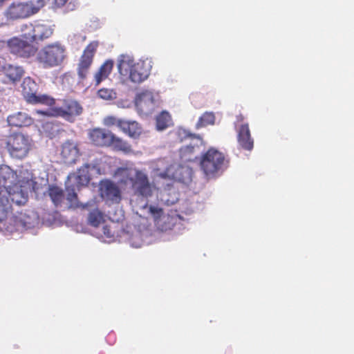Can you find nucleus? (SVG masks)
<instances>
[{
  "instance_id": "nucleus-17",
  "label": "nucleus",
  "mask_w": 354,
  "mask_h": 354,
  "mask_svg": "<svg viewBox=\"0 0 354 354\" xmlns=\"http://www.w3.org/2000/svg\"><path fill=\"white\" fill-rule=\"evenodd\" d=\"M236 131L239 145L244 150L252 151L254 147V139L251 136L248 123L241 124Z\"/></svg>"
},
{
  "instance_id": "nucleus-28",
  "label": "nucleus",
  "mask_w": 354,
  "mask_h": 354,
  "mask_svg": "<svg viewBox=\"0 0 354 354\" xmlns=\"http://www.w3.org/2000/svg\"><path fill=\"white\" fill-rule=\"evenodd\" d=\"M171 121V116L167 111L161 112L156 117V128L158 130H164L167 129Z\"/></svg>"
},
{
  "instance_id": "nucleus-16",
  "label": "nucleus",
  "mask_w": 354,
  "mask_h": 354,
  "mask_svg": "<svg viewBox=\"0 0 354 354\" xmlns=\"http://www.w3.org/2000/svg\"><path fill=\"white\" fill-rule=\"evenodd\" d=\"M100 194L106 201L119 203L121 201V193L118 186L113 182L106 180L100 183Z\"/></svg>"
},
{
  "instance_id": "nucleus-12",
  "label": "nucleus",
  "mask_w": 354,
  "mask_h": 354,
  "mask_svg": "<svg viewBox=\"0 0 354 354\" xmlns=\"http://www.w3.org/2000/svg\"><path fill=\"white\" fill-rule=\"evenodd\" d=\"M36 11L31 3L25 1H15L10 5L6 11L8 18L17 19L26 18L35 13Z\"/></svg>"
},
{
  "instance_id": "nucleus-20",
  "label": "nucleus",
  "mask_w": 354,
  "mask_h": 354,
  "mask_svg": "<svg viewBox=\"0 0 354 354\" xmlns=\"http://www.w3.org/2000/svg\"><path fill=\"white\" fill-rule=\"evenodd\" d=\"M120 126V130L130 138H138L142 133V127L136 121L124 120Z\"/></svg>"
},
{
  "instance_id": "nucleus-4",
  "label": "nucleus",
  "mask_w": 354,
  "mask_h": 354,
  "mask_svg": "<svg viewBox=\"0 0 354 354\" xmlns=\"http://www.w3.org/2000/svg\"><path fill=\"white\" fill-rule=\"evenodd\" d=\"M17 175L16 171L9 166L0 165V222L4 220L7 215L8 198L6 192H10L17 185Z\"/></svg>"
},
{
  "instance_id": "nucleus-35",
  "label": "nucleus",
  "mask_w": 354,
  "mask_h": 354,
  "mask_svg": "<svg viewBox=\"0 0 354 354\" xmlns=\"http://www.w3.org/2000/svg\"><path fill=\"white\" fill-rule=\"evenodd\" d=\"M102 232H103V234L106 237V238H111V237H113L114 236V233L112 232V230H111L110 227L107 225H105L103 226L102 227Z\"/></svg>"
},
{
  "instance_id": "nucleus-15",
  "label": "nucleus",
  "mask_w": 354,
  "mask_h": 354,
  "mask_svg": "<svg viewBox=\"0 0 354 354\" xmlns=\"http://www.w3.org/2000/svg\"><path fill=\"white\" fill-rule=\"evenodd\" d=\"M80 154L77 143L73 140H66L61 147L60 158L66 165L75 163Z\"/></svg>"
},
{
  "instance_id": "nucleus-26",
  "label": "nucleus",
  "mask_w": 354,
  "mask_h": 354,
  "mask_svg": "<svg viewBox=\"0 0 354 354\" xmlns=\"http://www.w3.org/2000/svg\"><path fill=\"white\" fill-rule=\"evenodd\" d=\"M215 115L213 112H205L198 119L196 127L197 129L212 125L215 122Z\"/></svg>"
},
{
  "instance_id": "nucleus-18",
  "label": "nucleus",
  "mask_w": 354,
  "mask_h": 354,
  "mask_svg": "<svg viewBox=\"0 0 354 354\" xmlns=\"http://www.w3.org/2000/svg\"><path fill=\"white\" fill-rule=\"evenodd\" d=\"M34 120L25 112L19 111L7 117V122L12 127H24L30 126Z\"/></svg>"
},
{
  "instance_id": "nucleus-11",
  "label": "nucleus",
  "mask_w": 354,
  "mask_h": 354,
  "mask_svg": "<svg viewBox=\"0 0 354 354\" xmlns=\"http://www.w3.org/2000/svg\"><path fill=\"white\" fill-rule=\"evenodd\" d=\"M32 41L19 37H12L8 41V47L11 53L19 57L28 58L37 52V48L32 44Z\"/></svg>"
},
{
  "instance_id": "nucleus-1",
  "label": "nucleus",
  "mask_w": 354,
  "mask_h": 354,
  "mask_svg": "<svg viewBox=\"0 0 354 354\" xmlns=\"http://www.w3.org/2000/svg\"><path fill=\"white\" fill-rule=\"evenodd\" d=\"M115 176L122 187H129L135 196L147 198L153 194V186L147 174L142 170L120 167L115 171Z\"/></svg>"
},
{
  "instance_id": "nucleus-37",
  "label": "nucleus",
  "mask_w": 354,
  "mask_h": 354,
  "mask_svg": "<svg viewBox=\"0 0 354 354\" xmlns=\"http://www.w3.org/2000/svg\"><path fill=\"white\" fill-rule=\"evenodd\" d=\"M7 64H6L5 59L0 57V72H3Z\"/></svg>"
},
{
  "instance_id": "nucleus-24",
  "label": "nucleus",
  "mask_w": 354,
  "mask_h": 354,
  "mask_svg": "<svg viewBox=\"0 0 354 354\" xmlns=\"http://www.w3.org/2000/svg\"><path fill=\"white\" fill-rule=\"evenodd\" d=\"M48 194L55 207L60 206L65 198L63 189L56 185H50L48 187Z\"/></svg>"
},
{
  "instance_id": "nucleus-19",
  "label": "nucleus",
  "mask_w": 354,
  "mask_h": 354,
  "mask_svg": "<svg viewBox=\"0 0 354 354\" xmlns=\"http://www.w3.org/2000/svg\"><path fill=\"white\" fill-rule=\"evenodd\" d=\"M3 73L9 83L17 84L24 75L25 71L22 66L8 64Z\"/></svg>"
},
{
  "instance_id": "nucleus-3",
  "label": "nucleus",
  "mask_w": 354,
  "mask_h": 354,
  "mask_svg": "<svg viewBox=\"0 0 354 354\" xmlns=\"http://www.w3.org/2000/svg\"><path fill=\"white\" fill-rule=\"evenodd\" d=\"M230 160L227 156L214 147H210L200 158L199 167L207 179L221 176L228 167Z\"/></svg>"
},
{
  "instance_id": "nucleus-8",
  "label": "nucleus",
  "mask_w": 354,
  "mask_h": 354,
  "mask_svg": "<svg viewBox=\"0 0 354 354\" xmlns=\"http://www.w3.org/2000/svg\"><path fill=\"white\" fill-rule=\"evenodd\" d=\"M22 35L24 39L30 41H43L50 38L53 35V29L50 26L44 24H25L22 27Z\"/></svg>"
},
{
  "instance_id": "nucleus-32",
  "label": "nucleus",
  "mask_w": 354,
  "mask_h": 354,
  "mask_svg": "<svg viewBox=\"0 0 354 354\" xmlns=\"http://www.w3.org/2000/svg\"><path fill=\"white\" fill-rule=\"evenodd\" d=\"M55 5L59 8L66 6L67 10H73L76 6L74 2L69 0H55Z\"/></svg>"
},
{
  "instance_id": "nucleus-6",
  "label": "nucleus",
  "mask_w": 354,
  "mask_h": 354,
  "mask_svg": "<svg viewBox=\"0 0 354 354\" xmlns=\"http://www.w3.org/2000/svg\"><path fill=\"white\" fill-rule=\"evenodd\" d=\"M66 47L59 41L46 44L38 52L37 59L44 68H53L62 64L66 58Z\"/></svg>"
},
{
  "instance_id": "nucleus-10",
  "label": "nucleus",
  "mask_w": 354,
  "mask_h": 354,
  "mask_svg": "<svg viewBox=\"0 0 354 354\" xmlns=\"http://www.w3.org/2000/svg\"><path fill=\"white\" fill-rule=\"evenodd\" d=\"M97 46V41H91L86 46L80 58L77 71L80 79L82 80L86 79L88 74Z\"/></svg>"
},
{
  "instance_id": "nucleus-13",
  "label": "nucleus",
  "mask_w": 354,
  "mask_h": 354,
  "mask_svg": "<svg viewBox=\"0 0 354 354\" xmlns=\"http://www.w3.org/2000/svg\"><path fill=\"white\" fill-rule=\"evenodd\" d=\"M90 142L99 147H109L114 133L110 130L103 128L91 129L88 134Z\"/></svg>"
},
{
  "instance_id": "nucleus-31",
  "label": "nucleus",
  "mask_w": 354,
  "mask_h": 354,
  "mask_svg": "<svg viewBox=\"0 0 354 354\" xmlns=\"http://www.w3.org/2000/svg\"><path fill=\"white\" fill-rule=\"evenodd\" d=\"M124 120L117 118L113 115H109L104 118V124L106 126H117L120 129H121L120 122H123Z\"/></svg>"
},
{
  "instance_id": "nucleus-38",
  "label": "nucleus",
  "mask_w": 354,
  "mask_h": 354,
  "mask_svg": "<svg viewBox=\"0 0 354 354\" xmlns=\"http://www.w3.org/2000/svg\"><path fill=\"white\" fill-rule=\"evenodd\" d=\"M236 120L239 122H242L244 120V117L242 114H239L236 116Z\"/></svg>"
},
{
  "instance_id": "nucleus-36",
  "label": "nucleus",
  "mask_w": 354,
  "mask_h": 354,
  "mask_svg": "<svg viewBox=\"0 0 354 354\" xmlns=\"http://www.w3.org/2000/svg\"><path fill=\"white\" fill-rule=\"evenodd\" d=\"M150 212L155 216H159L160 218L163 215V211L161 208L155 207L151 206L149 207Z\"/></svg>"
},
{
  "instance_id": "nucleus-30",
  "label": "nucleus",
  "mask_w": 354,
  "mask_h": 354,
  "mask_svg": "<svg viewBox=\"0 0 354 354\" xmlns=\"http://www.w3.org/2000/svg\"><path fill=\"white\" fill-rule=\"evenodd\" d=\"M88 223L93 227H97L102 220V214L97 210H94L88 214Z\"/></svg>"
},
{
  "instance_id": "nucleus-22",
  "label": "nucleus",
  "mask_w": 354,
  "mask_h": 354,
  "mask_svg": "<svg viewBox=\"0 0 354 354\" xmlns=\"http://www.w3.org/2000/svg\"><path fill=\"white\" fill-rule=\"evenodd\" d=\"M109 147L115 151H120L126 155L133 153L131 145L127 140L117 136L115 134H114V138L112 139Z\"/></svg>"
},
{
  "instance_id": "nucleus-21",
  "label": "nucleus",
  "mask_w": 354,
  "mask_h": 354,
  "mask_svg": "<svg viewBox=\"0 0 354 354\" xmlns=\"http://www.w3.org/2000/svg\"><path fill=\"white\" fill-rule=\"evenodd\" d=\"M113 68V61L109 59L104 62L94 75L95 86H98L102 81L108 78Z\"/></svg>"
},
{
  "instance_id": "nucleus-33",
  "label": "nucleus",
  "mask_w": 354,
  "mask_h": 354,
  "mask_svg": "<svg viewBox=\"0 0 354 354\" xmlns=\"http://www.w3.org/2000/svg\"><path fill=\"white\" fill-rule=\"evenodd\" d=\"M97 95L99 97L108 100L113 98L114 93L111 89L103 88L97 91Z\"/></svg>"
},
{
  "instance_id": "nucleus-5",
  "label": "nucleus",
  "mask_w": 354,
  "mask_h": 354,
  "mask_svg": "<svg viewBox=\"0 0 354 354\" xmlns=\"http://www.w3.org/2000/svg\"><path fill=\"white\" fill-rule=\"evenodd\" d=\"M32 140L26 135L14 132L5 140V148L9 155L15 159L21 160L28 156L32 148Z\"/></svg>"
},
{
  "instance_id": "nucleus-23",
  "label": "nucleus",
  "mask_w": 354,
  "mask_h": 354,
  "mask_svg": "<svg viewBox=\"0 0 354 354\" xmlns=\"http://www.w3.org/2000/svg\"><path fill=\"white\" fill-rule=\"evenodd\" d=\"M6 196L8 201L11 200L12 203L18 205L25 204L28 199L27 194H24L21 188L17 185L12 189H10V192H6Z\"/></svg>"
},
{
  "instance_id": "nucleus-9",
  "label": "nucleus",
  "mask_w": 354,
  "mask_h": 354,
  "mask_svg": "<svg viewBox=\"0 0 354 354\" xmlns=\"http://www.w3.org/2000/svg\"><path fill=\"white\" fill-rule=\"evenodd\" d=\"M21 89L23 95L29 103L48 104L53 100L46 95L37 94L38 86L30 77H26L24 79Z\"/></svg>"
},
{
  "instance_id": "nucleus-34",
  "label": "nucleus",
  "mask_w": 354,
  "mask_h": 354,
  "mask_svg": "<svg viewBox=\"0 0 354 354\" xmlns=\"http://www.w3.org/2000/svg\"><path fill=\"white\" fill-rule=\"evenodd\" d=\"M50 0H30V3L36 12L43 8Z\"/></svg>"
},
{
  "instance_id": "nucleus-29",
  "label": "nucleus",
  "mask_w": 354,
  "mask_h": 354,
  "mask_svg": "<svg viewBox=\"0 0 354 354\" xmlns=\"http://www.w3.org/2000/svg\"><path fill=\"white\" fill-rule=\"evenodd\" d=\"M157 224L162 231L171 230L174 226V218L168 214H163L157 221Z\"/></svg>"
},
{
  "instance_id": "nucleus-27",
  "label": "nucleus",
  "mask_w": 354,
  "mask_h": 354,
  "mask_svg": "<svg viewBox=\"0 0 354 354\" xmlns=\"http://www.w3.org/2000/svg\"><path fill=\"white\" fill-rule=\"evenodd\" d=\"M180 155L185 161L192 162L196 156H195V147L193 145H187L180 148Z\"/></svg>"
},
{
  "instance_id": "nucleus-25",
  "label": "nucleus",
  "mask_w": 354,
  "mask_h": 354,
  "mask_svg": "<svg viewBox=\"0 0 354 354\" xmlns=\"http://www.w3.org/2000/svg\"><path fill=\"white\" fill-rule=\"evenodd\" d=\"M66 198L68 201V209H76L82 206V205L78 201L77 194L73 187H66Z\"/></svg>"
},
{
  "instance_id": "nucleus-7",
  "label": "nucleus",
  "mask_w": 354,
  "mask_h": 354,
  "mask_svg": "<svg viewBox=\"0 0 354 354\" xmlns=\"http://www.w3.org/2000/svg\"><path fill=\"white\" fill-rule=\"evenodd\" d=\"M82 111L83 108L77 100L68 98L63 100L60 106L53 108L50 113L45 111H38V113L43 115L61 117L68 122H73L75 118L82 114Z\"/></svg>"
},
{
  "instance_id": "nucleus-14",
  "label": "nucleus",
  "mask_w": 354,
  "mask_h": 354,
  "mask_svg": "<svg viewBox=\"0 0 354 354\" xmlns=\"http://www.w3.org/2000/svg\"><path fill=\"white\" fill-rule=\"evenodd\" d=\"M135 104L138 111L148 115L156 108V102L152 92L145 91L137 95Z\"/></svg>"
},
{
  "instance_id": "nucleus-39",
  "label": "nucleus",
  "mask_w": 354,
  "mask_h": 354,
  "mask_svg": "<svg viewBox=\"0 0 354 354\" xmlns=\"http://www.w3.org/2000/svg\"><path fill=\"white\" fill-rule=\"evenodd\" d=\"M160 176L163 178H166L167 177V174L166 173H160Z\"/></svg>"
},
{
  "instance_id": "nucleus-2",
  "label": "nucleus",
  "mask_w": 354,
  "mask_h": 354,
  "mask_svg": "<svg viewBox=\"0 0 354 354\" xmlns=\"http://www.w3.org/2000/svg\"><path fill=\"white\" fill-rule=\"evenodd\" d=\"M152 68V62L149 59H140L135 62L131 57L122 55L118 63L119 73L122 76H129V80L134 83H141L150 75Z\"/></svg>"
}]
</instances>
